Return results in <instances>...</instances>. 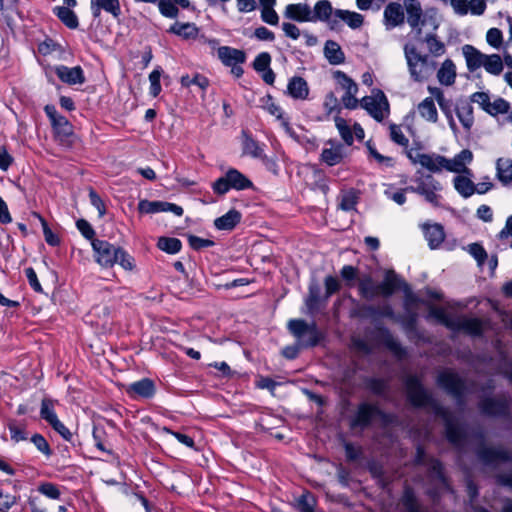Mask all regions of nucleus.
I'll use <instances>...</instances> for the list:
<instances>
[{"mask_svg": "<svg viewBox=\"0 0 512 512\" xmlns=\"http://www.w3.org/2000/svg\"><path fill=\"white\" fill-rule=\"evenodd\" d=\"M165 201H148L141 200L138 203V210L140 213L152 214L163 212Z\"/></svg>", "mask_w": 512, "mask_h": 512, "instance_id": "09e8293b", "label": "nucleus"}, {"mask_svg": "<svg viewBox=\"0 0 512 512\" xmlns=\"http://www.w3.org/2000/svg\"><path fill=\"white\" fill-rule=\"evenodd\" d=\"M481 411L490 416L504 415L508 410L506 398H486L480 403Z\"/></svg>", "mask_w": 512, "mask_h": 512, "instance_id": "412c9836", "label": "nucleus"}, {"mask_svg": "<svg viewBox=\"0 0 512 512\" xmlns=\"http://www.w3.org/2000/svg\"><path fill=\"white\" fill-rule=\"evenodd\" d=\"M54 71L59 79L66 84L76 85L85 82L84 72L80 66L67 67L59 65L54 68Z\"/></svg>", "mask_w": 512, "mask_h": 512, "instance_id": "f3484780", "label": "nucleus"}, {"mask_svg": "<svg viewBox=\"0 0 512 512\" xmlns=\"http://www.w3.org/2000/svg\"><path fill=\"white\" fill-rule=\"evenodd\" d=\"M31 441L40 452H42L46 456L51 455L52 452H51L50 446H49L48 442L46 441V439L42 435H40V434L33 435L31 438Z\"/></svg>", "mask_w": 512, "mask_h": 512, "instance_id": "774afa93", "label": "nucleus"}, {"mask_svg": "<svg viewBox=\"0 0 512 512\" xmlns=\"http://www.w3.org/2000/svg\"><path fill=\"white\" fill-rule=\"evenodd\" d=\"M390 137L393 142L397 143L398 145L407 147L408 146V139L403 134L401 128L395 124L390 125Z\"/></svg>", "mask_w": 512, "mask_h": 512, "instance_id": "e2e57ef3", "label": "nucleus"}, {"mask_svg": "<svg viewBox=\"0 0 512 512\" xmlns=\"http://www.w3.org/2000/svg\"><path fill=\"white\" fill-rule=\"evenodd\" d=\"M40 416L50 425L55 422L58 417L53 409V404L50 400L44 399L41 403Z\"/></svg>", "mask_w": 512, "mask_h": 512, "instance_id": "864d4df0", "label": "nucleus"}, {"mask_svg": "<svg viewBox=\"0 0 512 512\" xmlns=\"http://www.w3.org/2000/svg\"><path fill=\"white\" fill-rule=\"evenodd\" d=\"M34 215L39 219L42 225L45 241L51 246H57L60 243L59 237L52 232L43 217L36 213Z\"/></svg>", "mask_w": 512, "mask_h": 512, "instance_id": "4d7b16f0", "label": "nucleus"}, {"mask_svg": "<svg viewBox=\"0 0 512 512\" xmlns=\"http://www.w3.org/2000/svg\"><path fill=\"white\" fill-rule=\"evenodd\" d=\"M427 319H435L438 323L451 330L452 325H454L455 316L448 314L444 308L429 304Z\"/></svg>", "mask_w": 512, "mask_h": 512, "instance_id": "f704fd0d", "label": "nucleus"}, {"mask_svg": "<svg viewBox=\"0 0 512 512\" xmlns=\"http://www.w3.org/2000/svg\"><path fill=\"white\" fill-rule=\"evenodd\" d=\"M402 505L405 512H427V510L419 504L413 491L408 488L403 494Z\"/></svg>", "mask_w": 512, "mask_h": 512, "instance_id": "ea45409f", "label": "nucleus"}, {"mask_svg": "<svg viewBox=\"0 0 512 512\" xmlns=\"http://www.w3.org/2000/svg\"><path fill=\"white\" fill-rule=\"evenodd\" d=\"M406 156L414 165H420L431 173H440L443 170V162L446 157L436 153H423L419 148L406 150Z\"/></svg>", "mask_w": 512, "mask_h": 512, "instance_id": "6e6552de", "label": "nucleus"}, {"mask_svg": "<svg viewBox=\"0 0 512 512\" xmlns=\"http://www.w3.org/2000/svg\"><path fill=\"white\" fill-rule=\"evenodd\" d=\"M320 301V287L317 283H312L309 286V295L306 299V305L310 312L318 308Z\"/></svg>", "mask_w": 512, "mask_h": 512, "instance_id": "3c124183", "label": "nucleus"}, {"mask_svg": "<svg viewBox=\"0 0 512 512\" xmlns=\"http://www.w3.org/2000/svg\"><path fill=\"white\" fill-rule=\"evenodd\" d=\"M91 245L95 261L100 266L110 268L118 263L125 270H132L134 268L133 258L121 247L100 239H93Z\"/></svg>", "mask_w": 512, "mask_h": 512, "instance_id": "f03ea898", "label": "nucleus"}, {"mask_svg": "<svg viewBox=\"0 0 512 512\" xmlns=\"http://www.w3.org/2000/svg\"><path fill=\"white\" fill-rule=\"evenodd\" d=\"M483 67L488 73L499 75L503 71V62L498 54L486 55Z\"/></svg>", "mask_w": 512, "mask_h": 512, "instance_id": "a19ab883", "label": "nucleus"}, {"mask_svg": "<svg viewBox=\"0 0 512 512\" xmlns=\"http://www.w3.org/2000/svg\"><path fill=\"white\" fill-rule=\"evenodd\" d=\"M158 8L160 13L168 18H176L179 13V9L171 0H159Z\"/></svg>", "mask_w": 512, "mask_h": 512, "instance_id": "6e6d98bb", "label": "nucleus"}, {"mask_svg": "<svg viewBox=\"0 0 512 512\" xmlns=\"http://www.w3.org/2000/svg\"><path fill=\"white\" fill-rule=\"evenodd\" d=\"M405 387L409 401L417 407L431 409L436 416L443 419L448 440L458 448H463L466 443V433L459 425L455 417L441 406L431 394L425 390L415 376H408Z\"/></svg>", "mask_w": 512, "mask_h": 512, "instance_id": "f257e3e1", "label": "nucleus"}, {"mask_svg": "<svg viewBox=\"0 0 512 512\" xmlns=\"http://www.w3.org/2000/svg\"><path fill=\"white\" fill-rule=\"evenodd\" d=\"M333 76L340 88L345 91L344 95L341 97V102L344 107L347 109L357 108L359 101L356 98V94L358 93V85L356 82L347 74L339 70L335 71Z\"/></svg>", "mask_w": 512, "mask_h": 512, "instance_id": "1a4fd4ad", "label": "nucleus"}, {"mask_svg": "<svg viewBox=\"0 0 512 512\" xmlns=\"http://www.w3.org/2000/svg\"><path fill=\"white\" fill-rule=\"evenodd\" d=\"M479 458L486 464L509 460V453L501 448L481 447L478 450Z\"/></svg>", "mask_w": 512, "mask_h": 512, "instance_id": "a878e982", "label": "nucleus"}, {"mask_svg": "<svg viewBox=\"0 0 512 512\" xmlns=\"http://www.w3.org/2000/svg\"><path fill=\"white\" fill-rule=\"evenodd\" d=\"M405 15L403 6L397 2L389 3L383 12V24L390 31L404 24Z\"/></svg>", "mask_w": 512, "mask_h": 512, "instance_id": "2eb2a0df", "label": "nucleus"}, {"mask_svg": "<svg viewBox=\"0 0 512 512\" xmlns=\"http://www.w3.org/2000/svg\"><path fill=\"white\" fill-rule=\"evenodd\" d=\"M403 9L406 11L409 26L415 29L417 34H421L422 27L425 26H429L433 30L439 27L436 9L428 8L423 11L418 0H404Z\"/></svg>", "mask_w": 512, "mask_h": 512, "instance_id": "20e7f679", "label": "nucleus"}, {"mask_svg": "<svg viewBox=\"0 0 512 512\" xmlns=\"http://www.w3.org/2000/svg\"><path fill=\"white\" fill-rule=\"evenodd\" d=\"M363 107L376 121H382L389 113V103L383 92L375 96H365L361 99Z\"/></svg>", "mask_w": 512, "mask_h": 512, "instance_id": "9d476101", "label": "nucleus"}, {"mask_svg": "<svg viewBox=\"0 0 512 512\" xmlns=\"http://www.w3.org/2000/svg\"><path fill=\"white\" fill-rule=\"evenodd\" d=\"M335 125L341 135L342 139L347 145H351L354 141L353 132L348 126L345 119L341 117H335Z\"/></svg>", "mask_w": 512, "mask_h": 512, "instance_id": "de8ad7c7", "label": "nucleus"}, {"mask_svg": "<svg viewBox=\"0 0 512 512\" xmlns=\"http://www.w3.org/2000/svg\"><path fill=\"white\" fill-rule=\"evenodd\" d=\"M473 172L471 175L463 173L453 178V186L457 193L463 198H469L474 194L475 183L472 181Z\"/></svg>", "mask_w": 512, "mask_h": 512, "instance_id": "393cba45", "label": "nucleus"}, {"mask_svg": "<svg viewBox=\"0 0 512 512\" xmlns=\"http://www.w3.org/2000/svg\"><path fill=\"white\" fill-rule=\"evenodd\" d=\"M423 230L431 249L437 248L444 241L445 234L440 224L424 225Z\"/></svg>", "mask_w": 512, "mask_h": 512, "instance_id": "2f4dec72", "label": "nucleus"}, {"mask_svg": "<svg viewBox=\"0 0 512 512\" xmlns=\"http://www.w3.org/2000/svg\"><path fill=\"white\" fill-rule=\"evenodd\" d=\"M457 117L466 130H470L474 123L473 108L469 104L462 105L457 109Z\"/></svg>", "mask_w": 512, "mask_h": 512, "instance_id": "c03bdc74", "label": "nucleus"}, {"mask_svg": "<svg viewBox=\"0 0 512 512\" xmlns=\"http://www.w3.org/2000/svg\"><path fill=\"white\" fill-rule=\"evenodd\" d=\"M462 53L466 61L467 69L474 72L483 67L486 54L482 53L474 46L466 44L462 47Z\"/></svg>", "mask_w": 512, "mask_h": 512, "instance_id": "aec40b11", "label": "nucleus"}, {"mask_svg": "<svg viewBox=\"0 0 512 512\" xmlns=\"http://www.w3.org/2000/svg\"><path fill=\"white\" fill-rule=\"evenodd\" d=\"M271 56L267 52H262L255 58L253 62V67L257 72H262L268 68H270Z\"/></svg>", "mask_w": 512, "mask_h": 512, "instance_id": "680f3d73", "label": "nucleus"}, {"mask_svg": "<svg viewBox=\"0 0 512 512\" xmlns=\"http://www.w3.org/2000/svg\"><path fill=\"white\" fill-rule=\"evenodd\" d=\"M471 102L478 104L485 112L490 107V97L486 92H475L471 95Z\"/></svg>", "mask_w": 512, "mask_h": 512, "instance_id": "338daca9", "label": "nucleus"}, {"mask_svg": "<svg viewBox=\"0 0 512 512\" xmlns=\"http://www.w3.org/2000/svg\"><path fill=\"white\" fill-rule=\"evenodd\" d=\"M437 79L440 84L451 86L456 79V66L451 59H446L437 71Z\"/></svg>", "mask_w": 512, "mask_h": 512, "instance_id": "7c9ffc66", "label": "nucleus"}, {"mask_svg": "<svg viewBox=\"0 0 512 512\" xmlns=\"http://www.w3.org/2000/svg\"><path fill=\"white\" fill-rule=\"evenodd\" d=\"M315 506H316V499L309 492L303 493L296 500V508L300 512H315V510H314Z\"/></svg>", "mask_w": 512, "mask_h": 512, "instance_id": "a18cd8bd", "label": "nucleus"}, {"mask_svg": "<svg viewBox=\"0 0 512 512\" xmlns=\"http://www.w3.org/2000/svg\"><path fill=\"white\" fill-rule=\"evenodd\" d=\"M253 187V183L235 168L227 170L224 176L218 178L212 185L216 194L224 195L230 189L245 190Z\"/></svg>", "mask_w": 512, "mask_h": 512, "instance_id": "423d86ee", "label": "nucleus"}, {"mask_svg": "<svg viewBox=\"0 0 512 512\" xmlns=\"http://www.w3.org/2000/svg\"><path fill=\"white\" fill-rule=\"evenodd\" d=\"M403 51L409 76L414 82H424L435 72L437 63L429 55L422 54L415 44L406 43Z\"/></svg>", "mask_w": 512, "mask_h": 512, "instance_id": "7ed1b4c3", "label": "nucleus"}, {"mask_svg": "<svg viewBox=\"0 0 512 512\" xmlns=\"http://www.w3.org/2000/svg\"><path fill=\"white\" fill-rule=\"evenodd\" d=\"M473 161V153L469 149H463L453 158H446V162H443V170L459 174L471 175V169L468 165Z\"/></svg>", "mask_w": 512, "mask_h": 512, "instance_id": "f8f14e48", "label": "nucleus"}, {"mask_svg": "<svg viewBox=\"0 0 512 512\" xmlns=\"http://www.w3.org/2000/svg\"><path fill=\"white\" fill-rule=\"evenodd\" d=\"M321 159L329 166L340 163L343 159V155L340 147L325 148L322 151Z\"/></svg>", "mask_w": 512, "mask_h": 512, "instance_id": "49530a36", "label": "nucleus"}, {"mask_svg": "<svg viewBox=\"0 0 512 512\" xmlns=\"http://www.w3.org/2000/svg\"><path fill=\"white\" fill-rule=\"evenodd\" d=\"M54 13L57 17L70 29H75L78 27V18L76 14L68 7H55Z\"/></svg>", "mask_w": 512, "mask_h": 512, "instance_id": "58836bf2", "label": "nucleus"}, {"mask_svg": "<svg viewBox=\"0 0 512 512\" xmlns=\"http://www.w3.org/2000/svg\"><path fill=\"white\" fill-rule=\"evenodd\" d=\"M126 391L132 397L151 398L155 393V385L152 380L143 378L131 383Z\"/></svg>", "mask_w": 512, "mask_h": 512, "instance_id": "4be33fe9", "label": "nucleus"}, {"mask_svg": "<svg viewBox=\"0 0 512 512\" xmlns=\"http://www.w3.org/2000/svg\"><path fill=\"white\" fill-rule=\"evenodd\" d=\"M181 84L185 87H189L190 85H197L200 89L205 90L209 85V81L206 77L198 74L193 78H190L186 75L181 77Z\"/></svg>", "mask_w": 512, "mask_h": 512, "instance_id": "13d9d810", "label": "nucleus"}, {"mask_svg": "<svg viewBox=\"0 0 512 512\" xmlns=\"http://www.w3.org/2000/svg\"><path fill=\"white\" fill-rule=\"evenodd\" d=\"M358 291L362 298L373 300L380 296L379 284L375 283L370 275L362 276L358 281Z\"/></svg>", "mask_w": 512, "mask_h": 512, "instance_id": "bb28decb", "label": "nucleus"}, {"mask_svg": "<svg viewBox=\"0 0 512 512\" xmlns=\"http://www.w3.org/2000/svg\"><path fill=\"white\" fill-rule=\"evenodd\" d=\"M438 384L444 388L449 394L456 398H460L464 391V383L458 374L451 370L442 371L438 376Z\"/></svg>", "mask_w": 512, "mask_h": 512, "instance_id": "4468645a", "label": "nucleus"}, {"mask_svg": "<svg viewBox=\"0 0 512 512\" xmlns=\"http://www.w3.org/2000/svg\"><path fill=\"white\" fill-rule=\"evenodd\" d=\"M424 41L427 44L429 52L434 57L442 56L445 53L446 49L444 43L438 40L435 34L426 35Z\"/></svg>", "mask_w": 512, "mask_h": 512, "instance_id": "37998d69", "label": "nucleus"}, {"mask_svg": "<svg viewBox=\"0 0 512 512\" xmlns=\"http://www.w3.org/2000/svg\"><path fill=\"white\" fill-rule=\"evenodd\" d=\"M51 124L55 133L60 137L65 138L72 133V127L69 121L62 115L59 118H56Z\"/></svg>", "mask_w": 512, "mask_h": 512, "instance_id": "8fccbe9b", "label": "nucleus"}, {"mask_svg": "<svg viewBox=\"0 0 512 512\" xmlns=\"http://www.w3.org/2000/svg\"><path fill=\"white\" fill-rule=\"evenodd\" d=\"M341 277L345 280L346 285L348 287H352L354 285V280L357 278V268L351 265H345L341 269Z\"/></svg>", "mask_w": 512, "mask_h": 512, "instance_id": "69168bd1", "label": "nucleus"}, {"mask_svg": "<svg viewBox=\"0 0 512 512\" xmlns=\"http://www.w3.org/2000/svg\"><path fill=\"white\" fill-rule=\"evenodd\" d=\"M218 57L226 66H234V64H242L246 61V54L242 50L222 46L218 48Z\"/></svg>", "mask_w": 512, "mask_h": 512, "instance_id": "5701e85b", "label": "nucleus"}, {"mask_svg": "<svg viewBox=\"0 0 512 512\" xmlns=\"http://www.w3.org/2000/svg\"><path fill=\"white\" fill-rule=\"evenodd\" d=\"M288 94L294 99L305 100L309 95V87L302 77H292L287 85Z\"/></svg>", "mask_w": 512, "mask_h": 512, "instance_id": "cd10ccee", "label": "nucleus"}, {"mask_svg": "<svg viewBox=\"0 0 512 512\" xmlns=\"http://www.w3.org/2000/svg\"><path fill=\"white\" fill-rule=\"evenodd\" d=\"M168 32L182 37L183 39L195 38L198 34V28L193 23L175 22Z\"/></svg>", "mask_w": 512, "mask_h": 512, "instance_id": "4c0bfd02", "label": "nucleus"}, {"mask_svg": "<svg viewBox=\"0 0 512 512\" xmlns=\"http://www.w3.org/2000/svg\"><path fill=\"white\" fill-rule=\"evenodd\" d=\"M378 415H381V411L377 406L362 403L359 405L358 410L352 420V426L354 427H366L368 426L372 419Z\"/></svg>", "mask_w": 512, "mask_h": 512, "instance_id": "a211bd4d", "label": "nucleus"}, {"mask_svg": "<svg viewBox=\"0 0 512 512\" xmlns=\"http://www.w3.org/2000/svg\"><path fill=\"white\" fill-rule=\"evenodd\" d=\"M288 329L301 347H314L321 339V333L315 323L308 324L301 319H292L288 323Z\"/></svg>", "mask_w": 512, "mask_h": 512, "instance_id": "39448f33", "label": "nucleus"}, {"mask_svg": "<svg viewBox=\"0 0 512 512\" xmlns=\"http://www.w3.org/2000/svg\"><path fill=\"white\" fill-rule=\"evenodd\" d=\"M486 40L494 48H500L503 41V35L500 29L490 28L486 34Z\"/></svg>", "mask_w": 512, "mask_h": 512, "instance_id": "052dcab7", "label": "nucleus"}, {"mask_svg": "<svg viewBox=\"0 0 512 512\" xmlns=\"http://www.w3.org/2000/svg\"><path fill=\"white\" fill-rule=\"evenodd\" d=\"M418 112L429 122L435 123L438 120V112L432 97H427L419 103Z\"/></svg>", "mask_w": 512, "mask_h": 512, "instance_id": "e433bc0d", "label": "nucleus"}, {"mask_svg": "<svg viewBox=\"0 0 512 512\" xmlns=\"http://www.w3.org/2000/svg\"><path fill=\"white\" fill-rule=\"evenodd\" d=\"M510 104L503 98H497L493 102H490V107L487 109V113L496 116L497 114H505L509 111Z\"/></svg>", "mask_w": 512, "mask_h": 512, "instance_id": "603ef678", "label": "nucleus"}, {"mask_svg": "<svg viewBox=\"0 0 512 512\" xmlns=\"http://www.w3.org/2000/svg\"><path fill=\"white\" fill-rule=\"evenodd\" d=\"M242 215L235 209L229 210L226 214L214 220V225L218 230H232L240 221Z\"/></svg>", "mask_w": 512, "mask_h": 512, "instance_id": "473e14b6", "label": "nucleus"}, {"mask_svg": "<svg viewBox=\"0 0 512 512\" xmlns=\"http://www.w3.org/2000/svg\"><path fill=\"white\" fill-rule=\"evenodd\" d=\"M284 16L297 22H311V7L307 3L288 4Z\"/></svg>", "mask_w": 512, "mask_h": 512, "instance_id": "6ab92c4d", "label": "nucleus"}, {"mask_svg": "<svg viewBox=\"0 0 512 512\" xmlns=\"http://www.w3.org/2000/svg\"><path fill=\"white\" fill-rule=\"evenodd\" d=\"M357 201L358 197L356 195V192L351 190L349 192L344 193L341 196L339 207L344 211H351L355 209Z\"/></svg>", "mask_w": 512, "mask_h": 512, "instance_id": "5fc2aeb1", "label": "nucleus"}, {"mask_svg": "<svg viewBox=\"0 0 512 512\" xmlns=\"http://www.w3.org/2000/svg\"><path fill=\"white\" fill-rule=\"evenodd\" d=\"M334 11L330 1L319 0L313 9L311 8V22H325L330 29H338V20L335 19Z\"/></svg>", "mask_w": 512, "mask_h": 512, "instance_id": "9b49d317", "label": "nucleus"}, {"mask_svg": "<svg viewBox=\"0 0 512 512\" xmlns=\"http://www.w3.org/2000/svg\"><path fill=\"white\" fill-rule=\"evenodd\" d=\"M400 288H404L405 291L409 289L408 285L395 273V271H386L383 281L379 283L380 296L389 297Z\"/></svg>", "mask_w": 512, "mask_h": 512, "instance_id": "dca6fc26", "label": "nucleus"}, {"mask_svg": "<svg viewBox=\"0 0 512 512\" xmlns=\"http://www.w3.org/2000/svg\"><path fill=\"white\" fill-rule=\"evenodd\" d=\"M160 77H161L160 69L153 70L149 75L150 94L153 97L158 96L159 93L161 92Z\"/></svg>", "mask_w": 512, "mask_h": 512, "instance_id": "bf43d9fd", "label": "nucleus"}, {"mask_svg": "<svg viewBox=\"0 0 512 512\" xmlns=\"http://www.w3.org/2000/svg\"><path fill=\"white\" fill-rule=\"evenodd\" d=\"M334 16H335V19L338 20V25L340 24V21H343L351 29H358L364 23V16L362 14L354 12V11L336 9L334 11Z\"/></svg>", "mask_w": 512, "mask_h": 512, "instance_id": "c85d7f7f", "label": "nucleus"}, {"mask_svg": "<svg viewBox=\"0 0 512 512\" xmlns=\"http://www.w3.org/2000/svg\"><path fill=\"white\" fill-rule=\"evenodd\" d=\"M104 10L117 18L121 14L119 0H91V12L95 18H98L101 11Z\"/></svg>", "mask_w": 512, "mask_h": 512, "instance_id": "b1692460", "label": "nucleus"}, {"mask_svg": "<svg viewBox=\"0 0 512 512\" xmlns=\"http://www.w3.org/2000/svg\"><path fill=\"white\" fill-rule=\"evenodd\" d=\"M323 52L325 58L331 65H340L345 62V54L336 41L327 40Z\"/></svg>", "mask_w": 512, "mask_h": 512, "instance_id": "c756f323", "label": "nucleus"}, {"mask_svg": "<svg viewBox=\"0 0 512 512\" xmlns=\"http://www.w3.org/2000/svg\"><path fill=\"white\" fill-rule=\"evenodd\" d=\"M263 108L271 115L276 116L278 119H282L281 108L273 101L271 96H267L262 100Z\"/></svg>", "mask_w": 512, "mask_h": 512, "instance_id": "0e129e2a", "label": "nucleus"}, {"mask_svg": "<svg viewBox=\"0 0 512 512\" xmlns=\"http://www.w3.org/2000/svg\"><path fill=\"white\" fill-rule=\"evenodd\" d=\"M157 246L162 251L169 254H176L181 250L182 243L177 238L172 237H160L158 239Z\"/></svg>", "mask_w": 512, "mask_h": 512, "instance_id": "79ce46f5", "label": "nucleus"}, {"mask_svg": "<svg viewBox=\"0 0 512 512\" xmlns=\"http://www.w3.org/2000/svg\"><path fill=\"white\" fill-rule=\"evenodd\" d=\"M413 181L416 184V194L422 196L425 201L434 207L441 206L442 196L440 195V192L442 190V185L438 180H436L432 175L427 174L416 176Z\"/></svg>", "mask_w": 512, "mask_h": 512, "instance_id": "0eeeda50", "label": "nucleus"}, {"mask_svg": "<svg viewBox=\"0 0 512 512\" xmlns=\"http://www.w3.org/2000/svg\"><path fill=\"white\" fill-rule=\"evenodd\" d=\"M453 324L451 330L463 331L472 336H480L486 326L481 319L466 316H455Z\"/></svg>", "mask_w": 512, "mask_h": 512, "instance_id": "ddd939ff", "label": "nucleus"}, {"mask_svg": "<svg viewBox=\"0 0 512 512\" xmlns=\"http://www.w3.org/2000/svg\"><path fill=\"white\" fill-rule=\"evenodd\" d=\"M243 153L257 159L265 158L262 146L245 132H243Z\"/></svg>", "mask_w": 512, "mask_h": 512, "instance_id": "c9c22d12", "label": "nucleus"}, {"mask_svg": "<svg viewBox=\"0 0 512 512\" xmlns=\"http://www.w3.org/2000/svg\"><path fill=\"white\" fill-rule=\"evenodd\" d=\"M496 175L503 185H512V160L499 158L496 162Z\"/></svg>", "mask_w": 512, "mask_h": 512, "instance_id": "72a5a7b5", "label": "nucleus"}]
</instances>
